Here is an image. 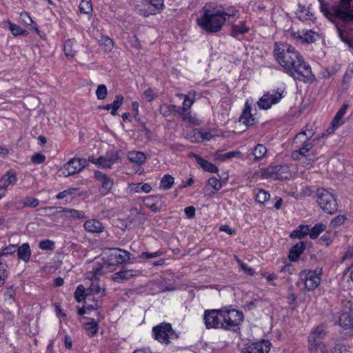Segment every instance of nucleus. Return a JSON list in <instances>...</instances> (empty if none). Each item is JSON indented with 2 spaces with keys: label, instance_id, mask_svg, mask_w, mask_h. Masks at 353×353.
<instances>
[{
  "label": "nucleus",
  "instance_id": "obj_1",
  "mask_svg": "<svg viewBox=\"0 0 353 353\" xmlns=\"http://www.w3.org/2000/svg\"><path fill=\"white\" fill-rule=\"evenodd\" d=\"M274 56L283 68L285 72L300 81H309L313 74L310 65L307 63L302 55L290 44L285 42H276L274 47Z\"/></svg>",
  "mask_w": 353,
  "mask_h": 353
},
{
  "label": "nucleus",
  "instance_id": "obj_2",
  "mask_svg": "<svg viewBox=\"0 0 353 353\" xmlns=\"http://www.w3.org/2000/svg\"><path fill=\"white\" fill-rule=\"evenodd\" d=\"M225 23L223 11L212 3H207L202 8V14L197 19L198 25L205 32L215 33L221 30Z\"/></svg>",
  "mask_w": 353,
  "mask_h": 353
},
{
  "label": "nucleus",
  "instance_id": "obj_3",
  "mask_svg": "<svg viewBox=\"0 0 353 353\" xmlns=\"http://www.w3.org/2000/svg\"><path fill=\"white\" fill-rule=\"evenodd\" d=\"M130 259V254L128 251L119 248L112 249L107 261L103 263H94V276L103 275L108 268L126 263Z\"/></svg>",
  "mask_w": 353,
  "mask_h": 353
},
{
  "label": "nucleus",
  "instance_id": "obj_4",
  "mask_svg": "<svg viewBox=\"0 0 353 353\" xmlns=\"http://www.w3.org/2000/svg\"><path fill=\"white\" fill-rule=\"evenodd\" d=\"M313 135L314 132L310 130L302 131L296 135L293 143L299 149L292 153L294 159H299L300 156L304 157L314 145L316 139H312Z\"/></svg>",
  "mask_w": 353,
  "mask_h": 353
},
{
  "label": "nucleus",
  "instance_id": "obj_5",
  "mask_svg": "<svg viewBox=\"0 0 353 353\" xmlns=\"http://www.w3.org/2000/svg\"><path fill=\"white\" fill-rule=\"evenodd\" d=\"M316 201L320 208L326 213L333 214L338 210V204L334 194L324 188L316 191Z\"/></svg>",
  "mask_w": 353,
  "mask_h": 353
},
{
  "label": "nucleus",
  "instance_id": "obj_6",
  "mask_svg": "<svg viewBox=\"0 0 353 353\" xmlns=\"http://www.w3.org/2000/svg\"><path fill=\"white\" fill-rule=\"evenodd\" d=\"M223 329L235 330L243 322V314L239 310H222Z\"/></svg>",
  "mask_w": 353,
  "mask_h": 353
},
{
  "label": "nucleus",
  "instance_id": "obj_7",
  "mask_svg": "<svg viewBox=\"0 0 353 353\" xmlns=\"http://www.w3.org/2000/svg\"><path fill=\"white\" fill-rule=\"evenodd\" d=\"M152 331L155 339L166 345L178 338L177 334L170 323H162L154 327Z\"/></svg>",
  "mask_w": 353,
  "mask_h": 353
},
{
  "label": "nucleus",
  "instance_id": "obj_8",
  "mask_svg": "<svg viewBox=\"0 0 353 353\" xmlns=\"http://www.w3.org/2000/svg\"><path fill=\"white\" fill-rule=\"evenodd\" d=\"M87 165L88 161L85 159L72 158L59 170L60 175L65 177L74 175L81 172Z\"/></svg>",
  "mask_w": 353,
  "mask_h": 353
},
{
  "label": "nucleus",
  "instance_id": "obj_9",
  "mask_svg": "<svg viewBox=\"0 0 353 353\" xmlns=\"http://www.w3.org/2000/svg\"><path fill=\"white\" fill-rule=\"evenodd\" d=\"M222 310H207L203 314V321L207 329H223Z\"/></svg>",
  "mask_w": 353,
  "mask_h": 353
},
{
  "label": "nucleus",
  "instance_id": "obj_10",
  "mask_svg": "<svg viewBox=\"0 0 353 353\" xmlns=\"http://www.w3.org/2000/svg\"><path fill=\"white\" fill-rule=\"evenodd\" d=\"M325 335L322 326H318L310 333L307 339L310 353H318L319 350L325 346L321 341Z\"/></svg>",
  "mask_w": 353,
  "mask_h": 353
},
{
  "label": "nucleus",
  "instance_id": "obj_11",
  "mask_svg": "<svg viewBox=\"0 0 353 353\" xmlns=\"http://www.w3.org/2000/svg\"><path fill=\"white\" fill-rule=\"evenodd\" d=\"M283 90H271L265 93L257 102L258 106L263 110H268L274 104L278 103L283 98Z\"/></svg>",
  "mask_w": 353,
  "mask_h": 353
},
{
  "label": "nucleus",
  "instance_id": "obj_12",
  "mask_svg": "<svg viewBox=\"0 0 353 353\" xmlns=\"http://www.w3.org/2000/svg\"><path fill=\"white\" fill-rule=\"evenodd\" d=\"M321 272L305 270L300 274L301 279L304 281L305 288L310 291L316 288L321 283Z\"/></svg>",
  "mask_w": 353,
  "mask_h": 353
},
{
  "label": "nucleus",
  "instance_id": "obj_13",
  "mask_svg": "<svg viewBox=\"0 0 353 353\" xmlns=\"http://www.w3.org/2000/svg\"><path fill=\"white\" fill-rule=\"evenodd\" d=\"M178 97L184 99L183 107L181 108L179 115L182 117L183 120H187L190 123H193L194 118L192 117L190 113L188 112V110L192 107L194 102L195 92H190L187 95L180 94H178Z\"/></svg>",
  "mask_w": 353,
  "mask_h": 353
},
{
  "label": "nucleus",
  "instance_id": "obj_14",
  "mask_svg": "<svg viewBox=\"0 0 353 353\" xmlns=\"http://www.w3.org/2000/svg\"><path fill=\"white\" fill-rule=\"evenodd\" d=\"M271 343L266 340L247 345L242 350V353H268Z\"/></svg>",
  "mask_w": 353,
  "mask_h": 353
},
{
  "label": "nucleus",
  "instance_id": "obj_15",
  "mask_svg": "<svg viewBox=\"0 0 353 353\" xmlns=\"http://www.w3.org/2000/svg\"><path fill=\"white\" fill-rule=\"evenodd\" d=\"M347 310L342 312L339 317V323L343 330L353 328V310L352 304L348 301L345 303Z\"/></svg>",
  "mask_w": 353,
  "mask_h": 353
},
{
  "label": "nucleus",
  "instance_id": "obj_16",
  "mask_svg": "<svg viewBox=\"0 0 353 353\" xmlns=\"http://www.w3.org/2000/svg\"><path fill=\"white\" fill-rule=\"evenodd\" d=\"M141 274V271L138 270H124L114 273L112 276L114 281L121 283L124 281L130 279L131 278L139 276Z\"/></svg>",
  "mask_w": 353,
  "mask_h": 353
},
{
  "label": "nucleus",
  "instance_id": "obj_17",
  "mask_svg": "<svg viewBox=\"0 0 353 353\" xmlns=\"http://www.w3.org/2000/svg\"><path fill=\"white\" fill-rule=\"evenodd\" d=\"M94 274L93 267L92 270L88 273V278L90 279L91 284L90 287L87 288V292L90 293V296H91L92 294H101V296H103L105 294V289H101V288L99 286L98 283V279L101 275L94 276Z\"/></svg>",
  "mask_w": 353,
  "mask_h": 353
},
{
  "label": "nucleus",
  "instance_id": "obj_18",
  "mask_svg": "<svg viewBox=\"0 0 353 353\" xmlns=\"http://www.w3.org/2000/svg\"><path fill=\"white\" fill-rule=\"evenodd\" d=\"M95 176L102 183L101 193L104 195L108 194L113 186V180L101 172H95Z\"/></svg>",
  "mask_w": 353,
  "mask_h": 353
},
{
  "label": "nucleus",
  "instance_id": "obj_19",
  "mask_svg": "<svg viewBox=\"0 0 353 353\" xmlns=\"http://www.w3.org/2000/svg\"><path fill=\"white\" fill-rule=\"evenodd\" d=\"M256 118L251 113V107L247 101L245 103V108L240 117V121L246 126H251L254 124Z\"/></svg>",
  "mask_w": 353,
  "mask_h": 353
},
{
  "label": "nucleus",
  "instance_id": "obj_20",
  "mask_svg": "<svg viewBox=\"0 0 353 353\" xmlns=\"http://www.w3.org/2000/svg\"><path fill=\"white\" fill-rule=\"evenodd\" d=\"M85 230L90 233H101L103 231L104 227L102 223L97 219H90L85 222Z\"/></svg>",
  "mask_w": 353,
  "mask_h": 353
},
{
  "label": "nucleus",
  "instance_id": "obj_21",
  "mask_svg": "<svg viewBox=\"0 0 353 353\" xmlns=\"http://www.w3.org/2000/svg\"><path fill=\"white\" fill-rule=\"evenodd\" d=\"M315 32L311 30H306L302 32H294L292 36L294 39L303 43H312L315 41Z\"/></svg>",
  "mask_w": 353,
  "mask_h": 353
},
{
  "label": "nucleus",
  "instance_id": "obj_22",
  "mask_svg": "<svg viewBox=\"0 0 353 353\" xmlns=\"http://www.w3.org/2000/svg\"><path fill=\"white\" fill-rule=\"evenodd\" d=\"M63 50L66 57H74L79 50L77 41L74 39H68L64 43Z\"/></svg>",
  "mask_w": 353,
  "mask_h": 353
},
{
  "label": "nucleus",
  "instance_id": "obj_23",
  "mask_svg": "<svg viewBox=\"0 0 353 353\" xmlns=\"http://www.w3.org/2000/svg\"><path fill=\"white\" fill-rule=\"evenodd\" d=\"M348 105L347 104H343L340 110L337 112L335 117H334L332 121V130L330 132H332L335 130L336 128L341 125L343 123L342 118L346 113V111L347 110Z\"/></svg>",
  "mask_w": 353,
  "mask_h": 353
},
{
  "label": "nucleus",
  "instance_id": "obj_24",
  "mask_svg": "<svg viewBox=\"0 0 353 353\" xmlns=\"http://www.w3.org/2000/svg\"><path fill=\"white\" fill-rule=\"evenodd\" d=\"M192 157L195 158L198 164L206 172L211 173H216L218 172V168L212 164L211 162L203 159L200 156L192 154Z\"/></svg>",
  "mask_w": 353,
  "mask_h": 353
},
{
  "label": "nucleus",
  "instance_id": "obj_25",
  "mask_svg": "<svg viewBox=\"0 0 353 353\" xmlns=\"http://www.w3.org/2000/svg\"><path fill=\"white\" fill-rule=\"evenodd\" d=\"M305 249V245L303 242L301 241L294 245L290 250L289 260L290 261H296L299 258L300 255Z\"/></svg>",
  "mask_w": 353,
  "mask_h": 353
},
{
  "label": "nucleus",
  "instance_id": "obj_26",
  "mask_svg": "<svg viewBox=\"0 0 353 353\" xmlns=\"http://www.w3.org/2000/svg\"><path fill=\"white\" fill-rule=\"evenodd\" d=\"M123 102V97L121 95H116L114 101L110 104H107L101 108L105 110H111V114L115 116L117 114V110L119 109Z\"/></svg>",
  "mask_w": 353,
  "mask_h": 353
},
{
  "label": "nucleus",
  "instance_id": "obj_27",
  "mask_svg": "<svg viewBox=\"0 0 353 353\" xmlns=\"http://www.w3.org/2000/svg\"><path fill=\"white\" fill-rule=\"evenodd\" d=\"M118 159L117 154H111L105 157H100L97 159L99 165L103 168H110Z\"/></svg>",
  "mask_w": 353,
  "mask_h": 353
},
{
  "label": "nucleus",
  "instance_id": "obj_28",
  "mask_svg": "<svg viewBox=\"0 0 353 353\" xmlns=\"http://www.w3.org/2000/svg\"><path fill=\"white\" fill-rule=\"evenodd\" d=\"M16 181L17 177L15 173L14 172L10 171L2 176L0 180V183H1L0 186L3 188V190L6 192L7 187H8L10 185L15 184Z\"/></svg>",
  "mask_w": 353,
  "mask_h": 353
},
{
  "label": "nucleus",
  "instance_id": "obj_29",
  "mask_svg": "<svg viewBox=\"0 0 353 353\" xmlns=\"http://www.w3.org/2000/svg\"><path fill=\"white\" fill-rule=\"evenodd\" d=\"M17 255L19 259L28 262L31 256V250L28 243H23L17 249Z\"/></svg>",
  "mask_w": 353,
  "mask_h": 353
},
{
  "label": "nucleus",
  "instance_id": "obj_30",
  "mask_svg": "<svg viewBox=\"0 0 353 353\" xmlns=\"http://www.w3.org/2000/svg\"><path fill=\"white\" fill-rule=\"evenodd\" d=\"M267 152L266 148L263 144H257L255 148L253 149L252 153L248 156L250 159H251L250 156L254 157V159L252 162H256L263 158L265 154Z\"/></svg>",
  "mask_w": 353,
  "mask_h": 353
},
{
  "label": "nucleus",
  "instance_id": "obj_31",
  "mask_svg": "<svg viewBox=\"0 0 353 353\" xmlns=\"http://www.w3.org/2000/svg\"><path fill=\"white\" fill-rule=\"evenodd\" d=\"M158 196H148L143 199L144 205L154 212L160 211V208L157 205Z\"/></svg>",
  "mask_w": 353,
  "mask_h": 353
},
{
  "label": "nucleus",
  "instance_id": "obj_32",
  "mask_svg": "<svg viewBox=\"0 0 353 353\" xmlns=\"http://www.w3.org/2000/svg\"><path fill=\"white\" fill-rule=\"evenodd\" d=\"M249 27L246 26L245 22L240 21L236 24H234L232 26V34L234 37H238L245 34L249 30Z\"/></svg>",
  "mask_w": 353,
  "mask_h": 353
},
{
  "label": "nucleus",
  "instance_id": "obj_33",
  "mask_svg": "<svg viewBox=\"0 0 353 353\" xmlns=\"http://www.w3.org/2000/svg\"><path fill=\"white\" fill-rule=\"evenodd\" d=\"M130 190L135 193H149L152 187L149 183H136L130 185Z\"/></svg>",
  "mask_w": 353,
  "mask_h": 353
},
{
  "label": "nucleus",
  "instance_id": "obj_34",
  "mask_svg": "<svg viewBox=\"0 0 353 353\" xmlns=\"http://www.w3.org/2000/svg\"><path fill=\"white\" fill-rule=\"evenodd\" d=\"M309 232L310 228L308 225H301L291 232L290 237L301 239L309 234Z\"/></svg>",
  "mask_w": 353,
  "mask_h": 353
},
{
  "label": "nucleus",
  "instance_id": "obj_35",
  "mask_svg": "<svg viewBox=\"0 0 353 353\" xmlns=\"http://www.w3.org/2000/svg\"><path fill=\"white\" fill-rule=\"evenodd\" d=\"M128 159L133 163L142 164L145 161V155L143 152L132 151L130 152L128 155Z\"/></svg>",
  "mask_w": 353,
  "mask_h": 353
},
{
  "label": "nucleus",
  "instance_id": "obj_36",
  "mask_svg": "<svg viewBox=\"0 0 353 353\" xmlns=\"http://www.w3.org/2000/svg\"><path fill=\"white\" fill-rule=\"evenodd\" d=\"M59 209L58 212H63L68 214V216L74 218V219H84L85 218V213L83 211H79L74 209L65 208L63 207L57 208Z\"/></svg>",
  "mask_w": 353,
  "mask_h": 353
},
{
  "label": "nucleus",
  "instance_id": "obj_37",
  "mask_svg": "<svg viewBox=\"0 0 353 353\" xmlns=\"http://www.w3.org/2000/svg\"><path fill=\"white\" fill-rule=\"evenodd\" d=\"M174 182V179L170 174H165L163 176L160 181L159 187L161 189L167 190L170 189Z\"/></svg>",
  "mask_w": 353,
  "mask_h": 353
},
{
  "label": "nucleus",
  "instance_id": "obj_38",
  "mask_svg": "<svg viewBox=\"0 0 353 353\" xmlns=\"http://www.w3.org/2000/svg\"><path fill=\"white\" fill-rule=\"evenodd\" d=\"M85 330L90 337L95 336L98 331V323L94 320L85 323Z\"/></svg>",
  "mask_w": 353,
  "mask_h": 353
},
{
  "label": "nucleus",
  "instance_id": "obj_39",
  "mask_svg": "<svg viewBox=\"0 0 353 353\" xmlns=\"http://www.w3.org/2000/svg\"><path fill=\"white\" fill-rule=\"evenodd\" d=\"M298 18L303 21L313 20L314 14L308 9L303 8L296 12Z\"/></svg>",
  "mask_w": 353,
  "mask_h": 353
},
{
  "label": "nucleus",
  "instance_id": "obj_40",
  "mask_svg": "<svg viewBox=\"0 0 353 353\" xmlns=\"http://www.w3.org/2000/svg\"><path fill=\"white\" fill-rule=\"evenodd\" d=\"M326 229V225L323 223H318L310 229L309 235L311 239H316Z\"/></svg>",
  "mask_w": 353,
  "mask_h": 353
},
{
  "label": "nucleus",
  "instance_id": "obj_41",
  "mask_svg": "<svg viewBox=\"0 0 353 353\" xmlns=\"http://www.w3.org/2000/svg\"><path fill=\"white\" fill-rule=\"evenodd\" d=\"M90 295V293L85 290L83 285H79L74 292V296L77 302H81L83 300L85 301V296Z\"/></svg>",
  "mask_w": 353,
  "mask_h": 353
},
{
  "label": "nucleus",
  "instance_id": "obj_42",
  "mask_svg": "<svg viewBox=\"0 0 353 353\" xmlns=\"http://www.w3.org/2000/svg\"><path fill=\"white\" fill-rule=\"evenodd\" d=\"M85 303L86 304V307L88 310H92L98 309L101 305V303L97 299L92 298L90 295H87L85 296Z\"/></svg>",
  "mask_w": 353,
  "mask_h": 353
},
{
  "label": "nucleus",
  "instance_id": "obj_43",
  "mask_svg": "<svg viewBox=\"0 0 353 353\" xmlns=\"http://www.w3.org/2000/svg\"><path fill=\"white\" fill-rule=\"evenodd\" d=\"M241 156H242L241 152L239 150L229 152H227V153H225L223 154H216L217 159H219L222 161L232 159V158L241 159L242 158Z\"/></svg>",
  "mask_w": 353,
  "mask_h": 353
},
{
  "label": "nucleus",
  "instance_id": "obj_44",
  "mask_svg": "<svg viewBox=\"0 0 353 353\" xmlns=\"http://www.w3.org/2000/svg\"><path fill=\"white\" fill-rule=\"evenodd\" d=\"M79 10L83 14H90L92 11V6L90 0H81L79 4Z\"/></svg>",
  "mask_w": 353,
  "mask_h": 353
},
{
  "label": "nucleus",
  "instance_id": "obj_45",
  "mask_svg": "<svg viewBox=\"0 0 353 353\" xmlns=\"http://www.w3.org/2000/svg\"><path fill=\"white\" fill-rule=\"evenodd\" d=\"M270 195L266 191L260 190L258 191L255 196L256 202L260 203H264L270 199Z\"/></svg>",
  "mask_w": 353,
  "mask_h": 353
},
{
  "label": "nucleus",
  "instance_id": "obj_46",
  "mask_svg": "<svg viewBox=\"0 0 353 353\" xmlns=\"http://www.w3.org/2000/svg\"><path fill=\"white\" fill-rule=\"evenodd\" d=\"M16 246L10 244L6 247L0 249V256L6 257L13 254L16 252Z\"/></svg>",
  "mask_w": 353,
  "mask_h": 353
},
{
  "label": "nucleus",
  "instance_id": "obj_47",
  "mask_svg": "<svg viewBox=\"0 0 353 353\" xmlns=\"http://www.w3.org/2000/svg\"><path fill=\"white\" fill-rule=\"evenodd\" d=\"M39 248L42 250H52L54 248V243L49 239L43 240L39 242Z\"/></svg>",
  "mask_w": 353,
  "mask_h": 353
},
{
  "label": "nucleus",
  "instance_id": "obj_48",
  "mask_svg": "<svg viewBox=\"0 0 353 353\" xmlns=\"http://www.w3.org/2000/svg\"><path fill=\"white\" fill-rule=\"evenodd\" d=\"M8 27L10 30L11 31L12 34L14 36H18L20 34H24L26 33V31L24 30H22L19 26L14 24L10 21L8 22Z\"/></svg>",
  "mask_w": 353,
  "mask_h": 353
},
{
  "label": "nucleus",
  "instance_id": "obj_49",
  "mask_svg": "<svg viewBox=\"0 0 353 353\" xmlns=\"http://www.w3.org/2000/svg\"><path fill=\"white\" fill-rule=\"evenodd\" d=\"M165 252L161 250H157L154 252H144L140 255L141 259H153L164 255Z\"/></svg>",
  "mask_w": 353,
  "mask_h": 353
},
{
  "label": "nucleus",
  "instance_id": "obj_50",
  "mask_svg": "<svg viewBox=\"0 0 353 353\" xmlns=\"http://www.w3.org/2000/svg\"><path fill=\"white\" fill-rule=\"evenodd\" d=\"M108 94L107 88L105 85H99L96 90L97 99L99 100L104 99Z\"/></svg>",
  "mask_w": 353,
  "mask_h": 353
},
{
  "label": "nucleus",
  "instance_id": "obj_51",
  "mask_svg": "<svg viewBox=\"0 0 353 353\" xmlns=\"http://www.w3.org/2000/svg\"><path fill=\"white\" fill-rule=\"evenodd\" d=\"M101 41V45L104 46L105 51L110 52L114 46V42L108 37H102Z\"/></svg>",
  "mask_w": 353,
  "mask_h": 353
},
{
  "label": "nucleus",
  "instance_id": "obj_52",
  "mask_svg": "<svg viewBox=\"0 0 353 353\" xmlns=\"http://www.w3.org/2000/svg\"><path fill=\"white\" fill-rule=\"evenodd\" d=\"M208 184L216 191L219 190L222 188L221 181L214 176L208 179Z\"/></svg>",
  "mask_w": 353,
  "mask_h": 353
},
{
  "label": "nucleus",
  "instance_id": "obj_53",
  "mask_svg": "<svg viewBox=\"0 0 353 353\" xmlns=\"http://www.w3.org/2000/svg\"><path fill=\"white\" fill-rule=\"evenodd\" d=\"M347 218L344 215H339L331 221V225L335 228L344 224Z\"/></svg>",
  "mask_w": 353,
  "mask_h": 353
},
{
  "label": "nucleus",
  "instance_id": "obj_54",
  "mask_svg": "<svg viewBox=\"0 0 353 353\" xmlns=\"http://www.w3.org/2000/svg\"><path fill=\"white\" fill-rule=\"evenodd\" d=\"M39 203V202L37 199L32 197H26L23 201L24 205L29 208H35Z\"/></svg>",
  "mask_w": 353,
  "mask_h": 353
},
{
  "label": "nucleus",
  "instance_id": "obj_55",
  "mask_svg": "<svg viewBox=\"0 0 353 353\" xmlns=\"http://www.w3.org/2000/svg\"><path fill=\"white\" fill-rule=\"evenodd\" d=\"M77 190V188H68V190H65L64 191H62L61 192H59L57 196H56V198L57 199H64L65 198L66 196H68V195H71L73 193H74Z\"/></svg>",
  "mask_w": 353,
  "mask_h": 353
},
{
  "label": "nucleus",
  "instance_id": "obj_56",
  "mask_svg": "<svg viewBox=\"0 0 353 353\" xmlns=\"http://www.w3.org/2000/svg\"><path fill=\"white\" fill-rule=\"evenodd\" d=\"M237 262L245 273L250 276H252L254 274V270L252 268L249 267L246 263H244L240 259H237Z\"/></svg>",
  "mask_w": 353,
  "mask_h": 353
},
{
  "label": "nucleus",
  "instance_id": "obj_57",
  "mask_svg": "<svg viewBox=\"0 0 353 353\" xmlns=\"http://www.w3.org/2000/svg\"><path fill=\"white\" fill-rule=\"evenodd\" d=\"M46 157L41 154L36 153L31 157V161L34 164H41L44 162Z\"/></svg>",
  "mask_w": 353,
  "mask_h": 353
},
{
  "label": "nucleus",
  "instance_id": "obj_58",
  "mask_svg": "<svg viewBox=\"0 0 353 353\" xmlns=\"http://www.w3.org/2000/svg\"><path fill=\"white\" fill-rule=\"evenodd\" d=\"M15 295V290L13 289L12 287H10L6 290V292L4 294V297L6 300L14 301Z\"/></svg>",
  "mask_w": 353,
  "mask_h": 353
},
{
  "label": "nucleus",
  "instance_id": "obj_59",
  "mask_svg": "<svg viewBox=\"0 0 353 353\" xmlns=\"http://www.w3.org/2000/svg\"><path fill=\"white\" fill-rule=\"evenodd\" d=\"M148 2L154 8L155 10H159L163 6V0H145Z\"/></svg>",
  "mask_w": 353,
  "mask_h": 353
},
{
  "label": "nucleus",
  "instance_id": "obj_60",
  "mask_svg": "<svg viewBox=\"0 0 353 353\" xmlns=\"http://www.w3.org/2000/svg\"><path fill=\"white\" fill-rule=\"evenodd\" d=\"M8 265L5 260V258L0 256V272L3 274H8Z\"/></svg>",
  "mask_w": 353,
  "mask_h": 353
},
{
  "label": "nucleus",
  "instance_id": "obj_61",
  "mask_svg": "<svg viewBox=\"0 0 353 353\" xmlns=\"http://www.w3.org/2000/svg\"><path fill=\"white\" fill-rule=\"evenodd\" d=\"M20 18L27 25H31L33 23V21L27 12H23L20 14Z\"/></svg>",
  "mask_w": 353,
  "mask_h": 353
},
{
  "label": "nucleus",
  "instance_id": "obj_62",
  "mask_svg": "<svg viewBox=\"0 0 353 353\" xmlns=\"http://www.w3.org/2000/svg\"><path fill=\"white\" fill-rule=\"evenodd\" d=\"M184 212L188 219H192L195 216V208L193 206L186 207Z\"/></svg>",
  "mask_w": 353,
  "mask_h": 353
},
{
  "label": "nucleus",
  "instance_id": "obj_63",
  "mask_svg": "<svg viewBox=\"0 0 353 353\" xmlns=\"http://www.w3.org/2000/svg\"><path fill=\"white\" fill-rule=\"evenodd\" d=\"M159 112L163 117H168L170 114L169 105H161L159 108Z\"/></svg>",
  "mask_w": 353,
  "mask_h": 353
},
{
  "label": "nucleus",
  "instance_id": "obj_64",
  "mask_svg": "<svg viewBox=\"0 0 353 353\" xmlns=\"http://www.w3.org/2000/svg\"><path fill=\"white\" fill-rule=\"evenodd\" d=\"M237 11L232 9V10H228L227 12L223 11L225 21L230 19H234L236 14Z\"/></svg>",
  "mask_w": 353,
  "mask_h": 353
}]
</instances>
